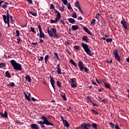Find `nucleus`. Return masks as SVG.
Here are the masks:
<instances>
[{"label":"nucleus","mask_w":129,"mask_h":129,"mask_svg":"<svg viewBox=\"0 0 129 129\" xmlns=\"http://www.w3.org/2000/svg\"><path fill=\"white\" fill-rule=\"evenodd\" d=\"M10 62L13 66L14 70H15L16 71H22L23 69L20 63L16 62V60H14V59H12Z\"/></svg>","instance_id":"f257e3e1"},{"label":"nucleus","mask_w":129,"mask_h":129,"mask_svg":"<svg viewBox=\"0 0 129 129\" xmlns=\"http://www.w3.org/2000/svg\"><path fill=\"white\" fill-rule=\"evenodd\" d=\"M81 46L83 47L84 50H85V52L87 53L89 56H91V51L90 50V49L88 47V45L84 43L83 42L81 43Z\"/></svg>","instance_id":"f03ea898"},{"label":"nucleus","mask_w":129,"mask_h":129,"mask_svg":"<svg viewBox=\"0 0 129 129\" xmlns=\"http://www.w3.org/2000/svg\"><path fill=\"white\" fill-rule=\"evenodd\" d=\"M79 68L81 71H83L84 70V72L86 73H88L89 71V69L87 67H84L83 61L82 60H79L78 63Z\"/></svg>","instance_id":"7ed1b4c3"},{"label":"nucleus","mask_w":129,"mask_h":129,"mask_svg":"<svg viewBox=\"0 0 129 129\" xmlns=\"http://www.w3.org/2000/svg\"><path fill=\"white\" fill-rule=\"evenodd\" d=\"M47 33L50 37H52L53 35L56 33V29L52 28L49 30V27L47 28Z\"/></svg>","instance_id":"20e7f679"},{"label":"nucleus","mask_w":129,"mask_h":129,"mask_svg":"<svg viewBox=\"0 0 129 129\" xmlns=\"http://www.w3.org/2000/svg\"><path fill=\"white\" fill-rule=\"evenodd\" d=\"M113 54L114 55V57L116 59V60L118 61L119 63L121 62V58L120 56H119L118 54V52L117 49H115L113 51Z\"/></svg>","instance_id":"39448f33"},{"label":"nucleus","mask_w":129,"mask_h":129,"mask_svg":"<svg viewBox=\"0 0 129 129\" xmlns=\"http://www.w3.org/2000/svg\"><path fill=\"white\" fill-rule=\"evenodd\" d=\"M91 125L86 123H84L81 124V126L77 127L76 129H90Z\"/></svg>","instance_id":"423d86ee"},{"label":"nucleus","mask_w":129,"mask_h":129,"mask_svg":"<svg viewBox=\"0 0 129 129\" xmlns=\"http://www.w3.org/2000/svg\"><path fill=\"white\" fill-rule=\"evenodd\" d=\"M3 17L5 23L10 22V15L9 14V10H7V15H3Z\"/></svg>","instance_id":"0eeeda50"},{"label":"nucleus","mask_w":129,"mask_h":129,"mask_svg":"<svg viewBox=\"0 0 129 129\" xmlns=\"http://www.w3.org/2000/svg\"><path fill=\"white\" fill-rule=\"evenodd\" d=\"M37 123L38 124H39L41 125V128H43L44 129H46V127H45L44 124H46V125H51V126H54V124L51 123V122H48L47 123H40L39 121H37Z\"/></svg>","instance_id":"6e6552de"},{"label":"nucleus","mask_w":129,"mask_h":129,"mask_svg":"<svg viewBox=\"0 0 129 129\" xmlns=\"http://www.w3.org/2000/svg\"><path fill=\"white\" fill-rule=\"evenodd\" d=\"M42 119H43V121H37V122H39L41 124H43V123H50L47 119L44 116H42L41 118Z\"/></svg>","instance_id":"1a4fd4ad"},{"label":"nucleus","mask_w":129,"mask_h":129,"mask_svg":"<svg viewBox=\"0 0 129 129\" xmlns=\"http://www.w3.org/2000/svg\"><path fill=\"white\" fill-rule=\"evenodd\" d=\"M39 42L43 43L44 40L42 39V38H43L44 39H45V34L44 33L43 31L39 33Z\"/></svg>","instance_id":"9d476101"},{"label":"nucleus","mask_w":129,"mask_h":129,"mask_svg":"<svg viewBox=\"0 0 129 129\" xmlns=\"http://www.w3.org/2000/svg\"><path fill=\"white\" fill-rule=\"evenodd\" d=\"M121 25H123V27H124L125 30H126L128 29L127 26L126 24V21L125 20H122L121 21Z\"/></svg>","instance_id":"9b49d317"},{"label":"nucleus","mask_w":129,"mask_h":129,"mask_svg":"<svg viewBox=\"0 0 129 129\" xmlns=\"http://www.w3.org/2000/svg\"><path fill=\"white\" fill-rule=\"evenodd\" d=\"M30 127L31 129H39V127L36 124L32 123L30 125Z\"/></svg>","instance_id":"f8f14e48"},{"label":"nucleus","mask_w":129,"mask_h":129,"mask_svg":"<svg viewBox=\"0 0 129 129\" xmlns=\"http://www.w3.org/2000/svg\"><path fill=\"white\" fill-rule=\"evenodd\" d=\"M57 69V73L58 75H61V69L60 68V64L58 63V64H57V67L56 68Z\"/></svg>","instance_id":"ddd939ff"},{"label":"nucleus","mask_w":129,"mask_h":129,"mask_svg":"<svg viewBox=\"0 0 129 129\" xmlns=\"http://www.w3.org/2000/svg\"><path fill=\"white\" fill-rule=\"evenodd\" d=\"M50 83L51 84L52 87L54 89V83H55V81L53 80V78H52L51 76H50Z\"/></svg>","instance_id":"4468645a"},{"label":"nucleus","mask_w":129,"mask_h":129,"mask_svg":"<svg viewBox=\"0 0 129 129\" xmlns=\"http://www.w3.org/2000/svg\"><path fill=\"white\" fill-rule=\"evenodd\" d=\"M83 30L90 35H92V32L90 31L86 27L83 26Z\"/></svg>","instance_id":"2eb2a0df"},{"label":"nucleus","mask_w":129,"mask_h":129,"mask_svg":"<svg viewBox=\"0 0 129 129\" xmlns=\"http://www.w3.org/2000/svg\"><path fill=\"white\" fill-rule=\"evenodd\" d=\"M0 115L2 118H7L8 117V113L6 111H5L4 114L0 112Z\"/></svg>","instance_id":"dca6fc26"},{"label":"nucleus","mask_w":129,"mask_h":129,"mask_svg":"<svg viewBox=\"0 0 129 129\" xmlns=\"http://www.w3.org/2000/svg\"><path fill=\"white\" fill-rule=\"evenodd\" d=\"M89 39L88 38V37L86 35H84L82 38V41H85L86 43H89Z\"/></svg>","instance_id":"f3484780"},{"label":"nucleus","mask_w":129,"mask_h":129,"mask_svg":"<svg viewBox=\"0 0 129 129\" xmlns=\"http://www.w3.org/2000/svg\"><path fill=\"white\" fill-rule=\"evenodd\" d=\"M79 29V27L78 25H72V30L73 31H76Z\"/></svg>","instance_id":"a211bd4d"},{"label":"nucleus","mask_w":129,"mask_h":129,"mask_svg":"<svg viewBox=\"0 0 129 129\" xmlns=\"http://www.w3.org/2000/svg\"><path fill=\"white\" fill-rule=\"evenodd\" d=\"M24 94L25 95V99L29 101H31L30 97H29V96L27 95L26 92H24Z\"/></svg>","instance_id":"6ab92c4d"},{"label":"nucleus","mask_w":129,"mask_h":129,"mask_svg":"<svg viewBox=\"0 0 129 129\" xmlns=\"http://www.w3.org/2000/svg\"><path fill=\"white\" fill-rule=\"evenodd\" d=\"M60 95L64 101H66L67 100L65 93L62 92Z\"/></svg>","instance_id":"aec40b11"},{"label":"nucleus","mask_w":129,"mask_h":129,"mask_svg":"<svg viewBox=\"0 0 129 129\" xmlns=\"http://www.w3.org/2000/svg\"><path fill=\"white\" fill-rule=\"evenodd\" d=\"M104 86L106 88L109 89L110 90L111 89V88L110 87V84H109V83H104Z\"/></svg>","instance_id":"412c9836"},{"label":"nucleus","mask_w":129,"mask_h":129,"mask_svg":"<svg viewBox=\"0 0 129 129\" xmlns=\"http://www.w3.org/2000/svg\"><path fill=\"white\" fill-rule=\"evenodd\" d=\"M5 77H7L8 78H11L12 76H11L10 73H9L8 71L6 72L5 73Z\"/></svg>","instance_id":"4be33fe9"},{"label":"nucleus","mask_w":129,"mask_h":129,"mask_svg":"<svg viewBox=\"0 0 129 129\" xmlns=\"http://www.w3.org/2000/svg\"><path fill=\"white\" fill-rule=\"evenodd\" d=\"M68 21L70 23L74 24L75 23V20L73 18H70L68 19Z\"/></svg>","instance_id":"5701e85b"},{"label":"nucleus","mask_w":129,"mask_h":129,"mask_svg":"<svg viewBox=\"0 0 129 129\" xmlns=\"http://www.w3.org/2000/svg\"><path fill=\"white\" fill-rule=\"evenodd\" d=\"M63 123L64 124V127H67V128H68L70 126L69 123L68 122L67 120L64 121L63 122Z\"/></svg>","instance_id":"b1692460"},{"label":"nucleus","mask_w":129,"mask_h":129,"mask_svg":"<svg viewBox=\"0 0 129 129\" xmlns=\"http://www.w3.org/2000/svg\"><path fill=\"white\" fill-rule=\"evenodd\" d=\"M60 18H61V15H60V13L57 14V15H56V18H55V19H56L57 21H58L60 20Z\"/></svg>","instance_id":"393cba45"},{"label":"nucleus","mask_w":129,"mask_h":129,"mask_svg":"<svg viewBox=\"0 0 129 129\" xmlns=\"http://www.w3.org/2000/svg\"><path fill=\"white\" fill-rule=\"evenodd\" d=\"M25 79L26 80H27L29 83H31V78L29 76H26L25 77Z\"/></svg>","instance_id":"a878e982"},{"label":"nucleus","mask_w":129,"mask_h":129,"mask_svg":"<svg viewBox=\"0 0 129 129\" xmlns=\"http://www.w3.org/2000/svg\"><path fill=\"white\" fill-rule=\"evenodd\" d=\"M70 62H71L76 68H77V64L76 62H75L73 59H70Z\"/></svg>","instance_id":"bb28decb"},{"label":"nucleus","mask_w":129,"mask_h":129,"mask_svg":"<svg viewBox=\"0 0 129 129\" xmlns=\"http://www.w3.org/2000/svg\"><path fill=\"white\" fill-rule=\"evenodd\" d=\"M52 37H53V38L56 39H58L59 38L56 33H55L54 34H53V36Z\"/></svg>","instance_id":"cd10ccee"},{"label":"nucleus","mask_w":129,"mask_h":129,"mask_svg":"<svg viewBox=\"0 0 129 129\" xmlns=\"http://www.w3.org/2000/svg\"><path fill=\"white\" fill-rule=\"evenodd\" d=\"M72 16L74 19H77V15L76 12H74L73 13H72Z\"/></svg>","instance_id":"c85d7f7f"},{"label":"nucleus","mask_w":129,"mask_h":129,"mask_svg":"<svg viewBox=\"0 0 129 129\" xmlns=\"http://www.w3.org/2000/svg\"><path fill=\"white\" fill-rule=\"evenodd\" d=\"M72 83H76V79L75 78H73V79H70V82Z\"/></svg>","instance_id":"c756f323"},{"label":"nucleus","mask_w":129,"mask_h":129,"mask_svg":"<svg viewBox=\"0 0 129 129\" xmlns=\"http://www.w3.org/2000/svg\"><path fill=\"white\" fill-rule=\"evenodd\" d=\"M6 67L5 62H1L0 63V68H5Z\"/></svg>","instance_id":"7c9ffc66"},{"label":"nucleus","mask_w":129,"mask_h":129,"mask_svg":"<svg viewBox=\"0 0 129 129\" xmlns=\"http://www.w3.org/2000/svg\"><path fill=\"white\" fill-rule=\"evenodd\" d=\"M8 5H9V3H7V2L4 3V4L2 5V7L3 8H6L7 7Z\"/></svg>","instance_id":"2f4dec72"},{"label":"nucleus","mask_w":129,"mask_h":129,"mask_svg":"<svg viewBox=\"0 0 129 129\" xmlns=\"http://www.w3.org/2000/svg\"><path fill=\"white\" fill-rule=\"evenodd\" d=\"M92 126L93 127V128L95 129H98L97 128L98 125L96 123H93L92 125Z\"/></svg>","instance_id":"473e14b6"},{"label":"nucleus","mask_w":129,"mask_h":129,"mask_svg":"<svg viewBox=\"0 0 129 129\" xmlns=\"http://www.w3.org/2000/svg\"><path fill=\"white\" fill-rule=\"evenodd\" d=\"M15 85V84L14 83H13V82L10 83V84H8V85H7L8 86L12 87H14Z\"/></svg>","instance_id":"72a5a7b5"},{"label":"nucleus","mask_w":129,"mask_h":129,"mask_svg":"<svg viewBox=\"0 0 129 129\" xmlns=\"http://www.w3.org/2000/svg\"><path fill=\"white\" fill-rule=\"evenodd\" d=\"M49 59V55H48L47 54L46 55H45L44 59H45V63H47V60H48Z\"/></svg>","instance_id":"f704fd0d"},{"label":"nucleus","mask_w":129,"mask_h":129,"mask_svg":"<svg viewBox=\"0 0 129 129\" xmlns=\"http://www.w3.org/2000/svg\"><path fill=\"white\" fill-rule=\"evenodd\" d=\"M74 48L75 49L77 50H80V46L79 45H75L74 46Z\"/></svg>","instance_id":"c9c22d12"},{"label":"nucleus","mask_w":129,"mask_h":129,"mask_svg":"<svg viewBox=\"0 0 129 129\" xmlns=\"http://www.w3.org/2000/svg\"><path fill=\"white\" fill-rule=\"evenodd\" d=\"M71 86L72 88H75L77 87V85L75 83H71Z\"/></svg>","instance_id":"e433bc0d"},{"label":"nucleus","mask_w":129,"mask_h":129,"mask_svg":"<svg viewBox=\"0 0 129 129\" xmlns=\"http://www.w3.org/2000/svg\"><path fill=\"white\" fill-rule=\"evenodd\" d=\"M29 14L32 15L34 17H37V14L35 13H33L32 12L29 11Z\"/></svg>","instance_id":"4c0bfd02"},{"label":"nucleus","mask_w":129,"mask_h":129,"mask_svg":"<svg viewBox=\"0 0 129 129\" xmlns=\"http://www.w3.org/2000/svg\"><path fill=\"white\" fill-rule=\"evenodd\" d=\"M95 23H96V20L95 19H93L92 21L91 22V25L94 26L95 25Z\"/></svg>","instance_id":"58836bf2"},{"label":"nucleus","mask_w":129,"mask_h":129,"mask_svg":"<svg viewBox=\"0 0 129 129\" xmlns=\"http://www.w3.org/2000/svg\"><path fill=\"white\" fill-rule=\"evenodd\" d=\"M56 84H57V86L60 88L61 87V83H60V82H59V81H57L56 82Z\"/></svg>","instance_id":"ea45409f"},{"label":"nucleus","mask_w":129,"mask_h":129,"mask_svg":"<svg viewBox=\"0 0 129 129\" xmlns=\"http://www.w3.org/2000/svg\"><path fill=\"white\" fill-rule=\"evenodd\" d=\"M76 7L78 9L79 7H80V6L79 5V2L78 1H77L75 3Z\"/></svg>","instance_id":"a19ab883"},{"label":"nucleus","mask_w":129,"mask_h":129,"mask_svg":"<svg viewBox=\"0 0 129 129\" xmlns=\"http://www.w3.org/2000/svg\"><path fill=\"white\" fill-rule=\"evenodd\" d=\"M50 22L51 23H56L58 21L56 19H55V20L51 19Z\"/></svg>","instance_id":"79ce46f5"},{"label":"nucleus","mask_w":129,"mask_h":129,"mask_svg":"<svg viewBox=\"0 0 129 129\" xmlns=\"http://www.w3.org/2000/svg\"><path fill=\"white\" fill-rule=\"evenodd\" d=\"M107 43L112 42V38H106Z\"/></svg>","instance_id":"37998d69"},{"label":"nucleus","mask_w":129,"mask_h":129,"mask_svg":"<svg viewBox=\"0 0 129 129\" xmlns=\"http://www.w3.org/2000/svg\"><path fill=\"white\" fill-rule=\"evenodd\" d=\"M30 31L32 32L33 33H34V34L36 33V31L34 30V28H33L32 27H30Z\"/></svg>","instance_id":"c03bdc74"},{"label":"nucleus","mask_w":129,"mask_h":129,"mask_svg":"<svg viewBox=\"0 0 129 129\" xmlns=\"http://www.w3.org/2000/svg\"><path fill=\"white\" fill-rule=\"evenodd\" d=\"M91 111L94 114L99 115V113L97 112H96L95 110L92 109Z\"/></svg>","instance_id":"a18cd8bd"},{"label":"nucleus","mask_w":129,"mask_h":129,"mask_svg":"<svg viewBox=\"0 0 129 129\" xmlns=\"http://www.w3.org/2000/svg\"><path fill=\"white\" fill-rule=\"evenodd\" d=\"M38 29H39V33H40L43 32V31H42V28H41V27L40 24H39V25H38Z\"/></svg>","instance_id":"49530a36"},{"label":"nucleus","mask_w":129,"mask_h":129,"mask_svg":"<svg viewBox=\"0 0 129 129\" xmlns=\"http://www.w3.org/2000/svg\"><path fill=\"white\" fill-rule=\"evenodd\" d=\"M54 54L55 57H56V58H57L58 60H60V58H59V57H58V55L57 53H56V52H54Z\"/></svg>","instance_id":"de8ad7c7"},{"label":"nucleus","mask_w":129,"mask_h":129,"mask_svg":"<svg viewBox=\"0 0 129 129\" xmlns=\"http://www.w3.org/2000/svg\"><path fill=\"white\" fill-rule=\"evenodd\" d=\"M16 37H19L20 36V32L19 30H17L16 31Z\"/></svg>","instance_id":"09e8293b"},{"label":"nucleus","mask_w":129,"mask_h":129,"mask_svg":"<svg viewBox=\"0 0 129 129\" xmlns=\"http://www.w3.org/2000/svg\"><path fill=\"white\" fill-rule=\"evenodd\" d=\"M87 102L88 103H89L90 102L91 103L92 102V101L90 100L89 96L87 97Z\"/></svg>","instance_id":"8fccbe9b"},{"label":"nucleus","mask_w":129,"mask_h":129,"mask_svg":"<svg viewBox=\"0 0 129 129\" xmlns=\"http://www.w3.org/2000/svg\"><path fill=\"white\" fill-rule=\"evenodd\" d=\"M62 2L64 5H67L68 4L67 0H62Z\"/></svg>","instance_id":"3c124183"},{"label":"nucleus","mask_w":129,"mask_h":129,"mask_svg":"<svg viewBox=\"0 0 129 129\" xmlns=\"http://www.w3.org/2000/svg\"><path fill=\"white\" fill-rule=\"evenodd\" d=\"M58 6L59 7V10L61 12H64V9L62 8L61 7L59 6L58 5Z\"/></svg>","instance_id":"603ef678"},{"label":"nucleus","mask_w":129,"mask_h":129,"mask_svg":"<svg viewBox=\"0 0 129 129\" xmlns=\"http://www.w3.org/2000/svg\"><path fill=\"white\" fill-rule=\"evenodd\" d=\"M55 8V7L54 6V5L52 4H51L50 6V9H52V10H54Z\"/></svg>","instance_id":"864d4df0"},{"label":"nucleus","mask_w":129,"mask_h":129,"mask_svg":"<svg viewBox=\"0 0 129 129\" xmlns=\"http://www.w3.org/2000/svg\"><path fill=\"white\" fill-rule=\"evenodd\" d=\"M68 9L69 10H71L72 9V8L70 5V4H68Z\"/></svg>","instance_id":"5fc2aeb1"},{"label":"nucleus","mask_w":129,"mask_h":129,"mask_svg":"<svg viewBox=\"0 0 129 129\" xmlns=\"http://www.w3.org/2000/svg\"><path fill=\"white\" fill-rule=\"evenodd\" d=\"M109 124L111 125V127L112 128H114V124L113 123L110 122Z\"/></svg>","instance_id":"6e6d98bb"},{"label":"nucleus","mask_w":129,"mask_h":129,"mask_svg":"<svg viewBox=\"0 0 129 129\" xmlns=\"http://www.w3.org/2000/svg\"><path fill=\"white\" fill-rule=\"evenodd\" d=\"M31 44L34 45V47H35V46L38 44V43L37 42H32Z\"/></svg>","instance_id":"4d7b16f0"},{"label":"nucleus","mask_w":129,"mask_h":129,"mask_svg":"<svg viewBox=\"0 0 129 129\" xmlns=\"http://www.w3.org/2000/svg\"><path fill=\"white\" fill-rule=\"evenodd\" d=\"M43 59H44V58H43V56H40V58L38 59V60L42 61L43 60Z\"/></svg>","instance_id":"13d9d810"},{"label":"nucleus","mask_w":129,"mask_h":129,"mask_svg":"<svg viewBox=\"0 0 129 129\" xmlns=\"http://www.w3.org/2000/svg\"><path fill=\"white\" fill-rule=\"evenodd\" d=\"M28 3L30 4H32V0H26Z\"/></svg>","instance_id":"bf43d9fd"},{"label":"nucleus","mask_w":129,"mask_h":129,"mask_svg":"<svg viewBox=\"0 0 129 129\" xmlns=\"http://www.w3.org/2000/svg\"><path fill=\"white\" fill-rule=\"evenodd\" d=\"M101 102H104V103H107V100H106V99H104V100H101Z\"/></svg>","instance_id":"052dcab7"},{"label":"nucleus","mask_w":129,"mask_h":129,"mask_svg":"<svg viewBox=\"0 0 129 129\" xmlns=\"http://www.w3.org/2000/svg\"><path fill=\"white\" fill-rule=\"evenodd\" d=\"M115 129H120L119 126L117 124L115 125Z\"/></svg>","instance_id":"680f3d73"},{"label":"nucleus","mask_w":129,"mask_h":129,"mask_svg":"<svg viewBox=\"0 0 129 129\" xmlns=\"http://www.w3.org/2000/svg\"><path fill=\"white\" fill-rule=\"evenodd\" d=\"M80 12H81L82 14H83V11L82 10V9L81 8V7L78 8Z\"/></svg>","instance_id":"e2e57ef3"},{"label":"nucleus","mask_w":129,"mask_h":129,"mask_svg":"<svg viewBox=\"0 0 129 129\" xmlns=\"http://www.w3.org/2000/svg\"><path fill=\"white\" fill-rule=\"evenodd\" d=\"M107 63H112V59H110V61H109V60H107Z\"/></svg>","instance_id":"0e129e2a"},{"label":"nucleus","mask_w":129,"mask_h":129,"mask_svg":"<svg viewBox=\"0 0 129 129\" xmlns=\"http://www.w3.org/2000/svg\"><path fill=\"white\" fill-rule=\"evenodd\" d=\"M17 41H18L17 43H19V42L21 41V39H20V37H18V38H17Z\"/></svg>","instance_id":"69168bd1"},{"label":"nucleus","mask_w":129,"mask_h":129,"mask_svg":"<svg viewBox=\"0 0 129 129\" xmlns=\"http://www.w3.org/2000/svg\"><path fill=\"white\" fill-rule=\"evenodd\" d=\"M78 20L82 21V20H83V18H82V17L81 16H80V17L78 18Z\"/></svg>","instance_id":"338daca9"},{"label":"nucleus","mask_w":129,"mask_h":129,"mask_svg":"<svg viewBox=\"0 0 129 129\" xmlns=\"http://www.w3.org/2000/svg\"><path fill=\"white\" fill-rule=\"evenodd\" d=\"M92 104H93V105L94 106H96V107L98 106V105L97 104H94L93 102H92Z\"/></svg>","instance_id":"774afa93"}]
</instances>
